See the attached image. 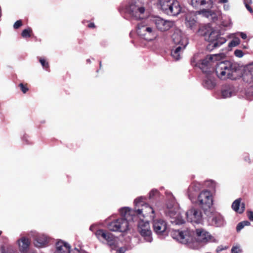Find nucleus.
I'll return each mask as SVG.
<instances>
[{
    "mask_svg": "<svg viewBox=\"0 0 253 253\" xmlns=\"http://www.w3.org/2000/svg\"><path fill=\"white\" fill-rule=\"evenodd\" d=\"M171 39L174 46L171 55L174 60H178L181 58L182 53L188 44V39L179 29H174Z\"/></svg>",
    "mask_w": 253,
    "mask_h": 253,
    "instance_id": "1",
    "label": "nucleus"
},
{
    "mask_svg": "<svg viewBox=\"0 0 253 253\" xmlns=\"http://www.w3.org/2000/svg\"><path fill=\"white\" fill-rule=\"evenodd\" d=\"M199 32L205 36L206 39L211 43L210 45L214 48L222 45L226 41L225 38L220 37L218 31L213 30L209 26L200 28Z\"/></svg>",
    "mask_w": 253,
    "mask_h": 253,
    "instance_id": "2",
    "label": "nucleus"
},
{
    "mask_svg": "<svg viewBox=\"0 0 253 253\" xmlns=\"http://www.w3.org/2000/svg\"><path fill=\"white\" fill-rule=\"evenodd\" d=\"M235 72V66L227 61L218 63L215 67L216 75L221 80L234 79Z\"/></svg>",
    "mask_w": 253,
    "mask_h": 253,
    "instance_id": "3",
    "label": "nucleus"
},
{
    "mask_svg": "<svg viewBox=\"0 0 253 253\" xmlns=\"http://www.w3.org/2000/svg\"><path fill=\"white\" fill-rule=\"evenodd\" d=\"M136 31L140 37L148 41L155 39L157 36L156 30L145 21L138 24Z\"/></svg>",
    "mask_w": 253,
    "mask_h": 253,
    "instance_id": "4",
    "label": "nucleus"
},
{
    "mask_svg": "<svg viewBox=\"0 0 253 253\" xmlns=\"http://www.w3.org/2000/svg\"><path fill=\"white\" fill-rule=\"evenodd\" d=\"M127 12L132 18L136 20L142 19L147 17L148 13L145 8L139 3H133L126 7Z\"/></svg>",
    "mask_w": 253,
    "mask_h": 253,
    "instance_id": "5",
    "label": "nucleus"
},
{
    "mask_svg": "<svg viewBox=\"0 0 253 253\" xmlns=\"http://www.w3.org/2000/svg\"><path fill=\"white\" fill-rule=\"evenodd\" d=\"M197 204L204 211L210 209L213 204L211 192L209 190H203L201 192L198 197Z\"/></svg>",
    "mask_w": 253,
    "mask_h": 253,
    "instance_id": "6",
    "label": "nucleus"
},
{
    "mask_svg": "<svg viewBox=\"0 0 253 253\" xmlns=\"http://www.w3.org/2000/svg\"><path fill=\"white\" fill-rule=\"evenodd\" d=\"M95 235L99 240L106 241L108 245L112 249H115L117 247L115 237L112 233L102 229H99L95 232Z\"/></svg>",
    "mask_w": 253,
    "mask_h": 253,
    "instance_id": "7",
    "label": "nucleus"
},
{
    "mask_svg": "<svg viewBox=\"0 0 253 253\" xmlns=\"http://www.w3.org/2000/svg\"><path fill=\"white\" fill-rule=\"evenodd\" d=\"M107 227L112 231L124 232L128 229V221L123 218H120L109 223Z\"/></svg>",
    "mask_w": 253,
    "mask_h": 253,
    "instance_id": "8",
    "label": "nucleus"
},
{
    "mask_svg": "<svg viewBox=\"0 0 253 253\" xmlns=\"http://www.w3.org/2000/svg\"><path fill=\"white\" fill-rule=\"evenodd\" d=\"M152 21L158 30L161 32L168 31L175 25L174 21L165 19L159 16L154 17Z\"/></svg>",
    "mask_w": 253,
    "mask_h": 253,
    "instance_id": "9",
    "label": "nucleus"
},
{
    "mask_svg": "<svg viewBox=\"0 0 253 253\" xmlns=\"http://www.w3.org/2000/svg\"><path fill=\"white\" fill-rule=\"evenodd\" d=\"M188 221L191 223H199L202 220V213L200 210L192 208L186 213Z\"/></svg>",
    "mask_w": 253,
    "mask_h": 253,
    "instance_id": "10",
    "label": "nucleus"
},
{
    "mask_svg": "<svg viewBox=\"0 0 253 253\" xmlns=\"http://www.w3.org/2000/svg\"><path fill=\"white\" fill-rule=\"evenodd\" d=\"M138 231L140 235L143 237L147 242H151V231L148 222H144L142 220L140 221L138 225Z\"/></svg>",
    "mask_w": 253,
    "mask_h": 253,
    "instance_id": "11",
    "label": "nucleus"
},
{
    "mask_svg": "<svg viewBox=\"0 0 253 253\" xmlns=\"http://www.w3.org/2000/svg\"><path fill=\"white\" fill-rule=\"evenodd\" d=\"M134 202L136 203V206H137V205L138 206L141 205L142 207L141 209H135V212L137 214H142L143 217L148 216L154 217V210L151 207L147 204H142L137 199H135Z\"/></svg>",
    "mask_w": 253,
    "mask_h": 253,
    "instance_id": "12",
    "label": "nucleus"
},
{
    "mask_svg": "<svg viewBox=\"0 0 253 253\" xmlns=\"http://www.w3.org/2000/svg\"><path fill=\"white\" fill-rule=\"evenodd\" d=\"M181 9L179 1L173 0L163 12L168 15L175 16L181 13Z\"/></svg>",
    "mask_w": 253,
    "mask_h": 253,
    "instance_id": "13",
    "label": "nucleus"
},
{
    "mask_svg": "<svg viewBox=\"0 0 253 253\" xmlns=\"http://www.w3.org/2000/svg\"><path fill=\"white\" fill-rule=\"evenodd\" d=\"M185 24L186 27L191 30H194L199 26V24L197 21L196 13H189L186 15Z\"/></svg>",
    "mask_w": 253,
    "mask_h": 253,
    "instance_id": "14",
    "label": "nucleus"
},
{
    "mask_svg": "<svg viewBox=\"0 0 253 253\" xmlns=\"http://www.w3.org/2000/svg\"><path fill=\"white\" fill-rule=\"evenodd\" d=\"M196 13L201 14L203 17L209 18L213 21H217L221 15V12H215L210 9H203L198 11Z\"/></svg>",
    "mask_w": 253,
    "mask_h": 253,
    "instance_id": "15",
    "label": "nucleus"
},
{
    "mask_svg": "<svg viewBox=\"0 0 253 253\" xmlns=\"http://www.w3.org/2000/svg\"><path fill=\"white\" fill-rule=\"evenodd\" d=\"M191 4L195 8H211L213 6V2L212 0H191Z\"/></svg>",
    "mask_w": 253,
    "mask_h": 253,
    "instance_id": "16",
    "label": "nucleus"
},
{
    "mask_svg": "<svg viewBox=\"0 0 253 253\" xmlns=\"http://www.w3.org/2000/svg\"><path fill=\"white\" fill-rule=\"evenodd\" d=\"M224 57V55L223 53L208 55L202 60L201 68L203 70V72H206V71L204 70L203 66L208 67L210 62H214V61L220 60Z\"/></svg>",
    "mask_w": 253,
    "mask_h": 253,
    "instance_id": "17",
    "label": "nucleus"
},
{
    "mask_svg": "<svg viewBox=\"0 0 253 253\" xmlns=\"http://www.w3.org/2000/svg\"><path fill=\"white\" fill-rule=\"evenodd\" d=\"M210 224L216 227H220L224 224V219L222 216L218 212L211 214V216L208 219Z\"/></svg>",
    "mask_w": 253,
    "mask_h": 253,
    "instance_id": "18",
    "label": "nucleus"
},
{
    "mask_svg": "<svg viewBox=\"0 0 253 253\" xmlns=\"http://www.w3.org/2000/svg\"><path fill=\"white\" fill-rule=\"evenodd\" d=\"M154 231L157 234H162L167 229V223L162 219H156L153 221Z\"/></svg>",
    "mask_w": 253,
    "mask_h": 253,
    "instance_id": "19",
    "label": "nucleus"
},
{
    "mask_svg": "<svg viewBox=\"0 0 253 253\" xmlns=\"http://www.w3.org/2000/svg\"><path fill=\"white\" fill-rule=\"evenodd\" d=\"M120 212L124 219H126L128 222L131 220H133L134 218L135 217V213H136L135 210L131 211L129 208L124 207L120 210Z\"/></svg>",
    "mask_w": 253,
    "mask_h": 253,
    "instance_id": "20",
    "label": "nucleus"
},
{
    "mask_svg": "<svg viewBox=\"0 0 253 253\" xmlns=\"http://www.w3.org/2000/svg\"><path fill=\"white\" fill-rule=\"evenodd\" d=\"M19 249L21 253H27L31 243L30 240L25 237L18 240Z\"/></svg>",
    "mask_w": 253,
    "mask_h": 253,
    "instance_id": "21",
    "label": "nucleus"
},
{
    "mask_svg": "<svg viewBox=\"0 0 253 253\" xmlns=\"http://www.w3.org/2000/svg\"><path fill=\"white\" fill-rule=\"evenodd\" d=\"M173 238L178 240L180 243L187 244L189 242V236L186 234H184L182 231L179 230L174 231L172 233Z\"/></svg>",
    "mask_w": 253,
    "mask_h": 253,
    "instance_id": "22",
    "label": "nucleus"
},
{
    "mask_svg": "<svg viewBox=\"0 0 253 253\" xmlns=\"http://www.w3.org/2000/svg\"><path fill=\"white\" fill-rule=\"evenodd\" d=\"M56 248V250L54 253H69V245L62 241L57 242Z\"/></svg>",
    "mask_w": 253,
    "mask_h": 253,
    "instance_id": "23",
    "label": "nucleus"
},
{
    "mask_svg": "<svg viewBox=\"0 0 253 253\" xmlns=\"http://www.w3.org/2000/svg\"><path fill=\"white\" fill-rule=\"evenodd\" d=\"M203 84L205 88L211 89L213 88L216 85L215 79L210 74H208L204 81Z\"/></svg>",
    "mask_w": 253,
    "mask_h": 253,
    "instance_id": "24",
    "label": "nucleus"
},
{
    "mask_svg": "<svg viewBox=\"0 0 253 253\" xmlns=\"http://www.w3.org/2000/svg\"><path fill=\"white\" fill-rule=\"evenodd\" d=\"M241 199L239 198L236 199L234 202L232 203V208L233 210H234L236 212L239 213H242L245 209V205L244 203H241Z\"/></svg>",
    "mask_w": 253,
    "mask_h": 253,
    "instance_id": "25",
    "label": "nucleus"
},
{
    "mask_svg": "<svg viewBox=\"0 0 253 253\" xmlns=\"http://www.w3.org/2000/svg\"><path fill=\"white\" fill-rule=\"evenodd\" d=\"M48 243V240L47 238L44 235L36 237L34 242L35 246L40 248L45 246Z\"/></svg>",
    "mask_w": 253,
    "mask_h": 253,
    "instance_id": "26",
    "label": "nucleus"
},
{
    "mask_svg": "<svg viewBox=\"0 0 253 253\" xmlns=\"http://www.w3.org/2000/svg\"><path fill=\"white\" fill-rule=\"evenodd\" d=\"M197 240L199 242L206 243L208 241V233L202 229H197Z\"/></svg>",
    "mask_w": 253,
    "mask_h": 253,
    "instance_id": "27",
    "label": "nucleus"
},
{
    "mask_svg": "<svg viewBox=\"0 0 253 253\" xmlns=\"http://www.w3.org/2000/svg\"><path fill=\"white\" fill-rule=\"evenodd\" d=\"M158 7L164 11L173 0H154Z\"/></svg>",
    "mask_w": 253,
    "mask_h": 253,
    "instance_id": "28",
    "label": "nucleus"
},
{
    "mask_svg": "<svg viewBox=\"0 0 253 253\" xmlns=\"http://www.w3.org/2000/svg\"><path fill=\"white\" fill-rule=\"evenodd\" d=\"M233 89L230 86H225L221 91L222 96L224 98L230 97L232 96Z\"/></svg>",
    "mask_w": 253,
    "mask_h": 253,
    "instance_id": "29",
    "label": "nucleus"
},
{
    "mask_svg": "<svg viewBox=\"0 0 253 253\" xmlns=\"http://www.w3.org/2000/svg\"><path fill=\"white\" fill-rule=\"evenodd\" d=\"M240 43V40L239 38L237 37H234L232 40L229 42L228 46L229 47H233L237 46Z\"/></svg>",
    "mask_w": 253,
    "mask_h": 253,
    "instance_id": "30",
    "label": "nucleus"
},
{
    "mask_svg": "<svg viewBox=\"0 0 253 253\" xmlns=\"http://www.w3.org/2000/svg\"><path fill=\"white\" fill-rule=\"evenodd\" d=\"M219 3L223 4V9L225 11H228L230 8V5L228 3V0H218Z\"/></svg>",
    "mask_w": 253,
    "mask_h": 253,
    "instance_id": "31",
    "label": "nucleus"
},
{
    "mask_svg": "<svg viewBox=\"0 0 253 253\" xmlns=\"http://www.w3.org/2000/svg\"><path fill=\"white\" fill-rule=\"evenodd\" d=\"M244 2L246 8L250 11V13H252L253 10L252 7L250 6V4L252 3V0H244Z\"/></svg>",
    "mask_w": 253,
    "mask_h": 253,
    "instance_id": "32",
    "label": "nucleus"
},
{
    "mask_svg": "<svg viewBox=\"0 0 253 253\" xmlns=\"http://www.w3.org/2000/svg\"><path fill=\"white\" fill-rule=\"evenodd\" d=\"M31 32H32V30L30 28L24 29L22 32V36L23 38L30 37L31 36L30 33Z\"/></svg>",
    "mask_w": 253,
    "mask_h": 253,
    "instance_id": "33",
    "label": "nucleus"
},
{
    "mask_svg": "<svg viewBox=\"0 0 253 253\" xmlns=\"http://www.w3.org/2000/svg\"><path fill=\"white\" fill-rule=\"evenodd\" d=\"M248 70L249 71V74L248 75L247 73V75L249 76L251 80H252L253 79V66L250 65L248 67Z\"/></svg>",
    "mask_w": 253,
    "mask_h": 253,
    "instance_id": "34",
    "label": "nucleus"
},
{
    "mask_svg": "<svg viewBox=\"0 0 253 253\" xmlns=\"http://www.w3.org/2000/svg\"><path fill=\"white\" fill-rule=\"evenodd\" d=\"M234 54L236 57L239 58H241L244 56L243 52L240 49L235 50L234 51Z\"/></svg>",
    "mask_w": 253,
    "mask_h": 253,
    "instance_id": "35",
    "label": "nucleus"
},
{
    "mask_svg": "<svg viewBox=\"0 0 253 253\" xmlns=\"http://www.w3.org/2000/svg\"><path fill=\"white\" fill-rule=\"evenodd\" d=\"M40 62L43 68L46 69L48 68V63L44 59L41 58Z\"/></svg>",
    "mask_w": 253,
    "mask_h": 253,
    "instance_id": "36",
    "label": "nucleus"
},
{
    "mask_svg": "<svg viewBox=\"0 0 253 253\" xmlns=\"http://www.w3.org/2000/svg\"><path fill=\"white\" fill-rule=\"evenodd\" d=\"M241 250L238 247H233L231 249V253H241Z\"/></svg>",
    "mask_w": 253,
    "mask_h": 253,
    "instance_id": "37",
    "label": "nucleus"
},
{
    "mask_svg": "<svg viewBox=\"0 0 253 253\" xmlns=\"http://www.w3.org/2000/svg\"><path fill=\"white\" fill-rule=\"evenodd\" d=\"M22 25V21L21 20H17L15 22L13 25V27L15 29H18Z\"/></svg>",
    "mask_w": 253,
    "mask_h": 253,
    "instance_id": "38",
    "label": "nucleus"
},
{
    "mask_svg": "<svg viewBox=\"0 0 253 253\" xmlns=\"http://www.w3.org/2000/svg\"><path fill=\"white\" fill-rule=\"evenodd\" d=\"M19 86H20V89H21L22 91L24 93H25L28 90V88L26 86H24L23 84H20Z\"/></svg>",
    "mask_w": 253,
    "mask_h": 253,
    "instance_id": "39",
    "label": "nucleus"
},
{
    "mask_svg": "<svg viewBox=\"0 0 253 253\" xmlns=\"http://www.w3.org/2000/svg\"><path fill=\"white\" fill-rule=\"evenodd\" d=\"M159 192L157 190H152L150 191L149 193V198H152L153 196H154L155 195L158 194Z\"/></svg>",
    "mask_w": 253,
    "mask_h": 253,
    "instance_id": "40",
    "label": "nucleus"
},
{
    "mask_svg": "<svg viewBox=\"0 0 253 253\" xmlns=\"http://www.w3.org/2000/svg\"><path fill=\"white\" fill-rule=\"evenodd\" d=\"M244 225L242 222L239 223L236 227V230L237 232H239L241 229L244 227Z\"/></svg>",
    "mask_w": 253,
    "mask_h": 253,
    "instance_id": "41",
    "label": "nucleus"
},
{
    "mask_svg": "<svg viewBox=\"0 0 253 253\" xmlns=\"http://www.w3.org/2000/svg\"><path fill=\"white\" fill-rule=\"evenodd\" d=\"M247 215L249 219L253 221V211H247Z\"/></svg>",
    "mask_w": 253,
    "mask_h": 253,
    "instance_id": "42",
    "label": "nucleus"
},
{
    "mask_svg": "<svg viewBox=\"0 0 253 253\" xmlns=\"http://www.w3.org/2000/svg\"><path fill=\"white\" fill-rule=\"evenodd\" d=\"M69 253H81L80 251L77 248H74V249L70 250V248H69Z\"/></svg>",
    "mask_w": 253,
    "mask_h": 253,
    "instance_id": "43",
    "label": "nucleus"
},
{
    "mask_svg": "<svg viewBox=\"0 0 253 253\" xmlns=\"http://www.w3.org/2000/svg\"><path fill=\"white\" fill-rule=\"evenodd\" d=\"M244 160L249 164L251 163V160L248 155H247L244 157Z\"/></svg>",
    "mask_w": 253,
    "mask_h": 253,
    "instance_id": "44",
    "label": "nucleus"
},
{
    "mask_svg": "<svg viewBox=\"0 0 253 253\" xmlns=\"http://www.w3.org/2000/svg\"><path fill=\"white\" fill-rule=\"evenodd\" d=\"M240 36L241 37V38L243 39H246L247 38V35L244 33H243V32H241L239 33Z\"/></svg>",
    "mask_w": 253,
    "mask_h": 253,
    "instance_id": "45",
    "label": "nucleus"
},
{
    "mask_svg": "<svg viewBox=\"0 0 253 253\" xmlns=\"http://www.w3.org/2000/svg\"><path fill=\"white\" fill-rule=\"evenodd\" d=\"M244 226H249L250 225V222L247 220H245L242 222Z\"/></svg>",
    "mask_w": 253,
    "mask_h": 253,
    "instance_id": "46",
    "label": "nucleus"
},
{
    "mask_svg": "<svg viewBox=\"0 0 253 253\" xmlns=\"http://www.w3.org/2000/svg\"><path fill=\"white\" fill-rule=\"evenodd\" d=\"M116 253H125V251L123 248H121L117 251Z\"/></svg>",
    "mask_w": 253,
    "mask_h": 253,
    "instance_id": "47",
    "label": "nucleus"
},
{
    "mask_svg": "<svg viewBox=\"0 0 253 253\" xmlns=\"http://www.w3.org/2000/svg\"><path fill=\"white\" fill-rule=\"evenodd\" d=\"M231 24V22L230 20H229V21L227 23H224V22H222V25L225 27L229 26H230Z\"/></svg>",
    "mask_w": 253,
    "mask_h": 253,
    "instance_id": "48",
    "label": "nucleus"
},
{
    "mask_svg": "<svg viewBox=\"0 0 253 253\" xmlns=\"http://www.w3.org/2000/svg\"><path fill=\"white\" fill-rule=\"evenodd\" d=\"M184 223V219H181L179 221H177V222H176V223L178 224H182Z\"/></svg>",
    "mask_w": 253,
    "mask_h": 253,
    "instance_id": "49",
    "label": "nucleus"
},
{
    "mask_svg": "<svg viewBox=\"0 0 253 253\" xmlns=\"http://www.w3.org/2000/svg\"><path fill=\"white\" fill-rule=\"evenodd\" d=\"M88 27L89 28H93V27H94V23H90L89 25H88Z\"/></svg>",
    "mask_w": 253,
    "mask_h": 253,
    "instance_id": "50",
    "label": "nucleus"
},
{
    "mask_svg": "<svg viewBox=\"0 0 253 253\" xmlns=\"http://www.w3.org/2000/svg\"><path fill=\"white\" fill-rule=\"evenodd\" d=\"M1 234H2V231H0V236L1 235Z\"/></svg>",
    "mask_w": 253,
    "mask_h": 253,
    "instance_id": "51",
    "label": "nucleus"
},
{
    "mask_svg": "<svg viewBox=\"0 0 253 253\" xmlns=\"http://www.w3.org/2000/svg\"><path fill=\"white\" fill-rule=\"evenodd\" d=\"M91 228H92V227L91 226V227H90V230H91Z\"/></svg>",
    "mask_w": 253,
    "mask_h": 253,
    "instance_id": "52",
    "label": "nucleus"
}]
</instances>
